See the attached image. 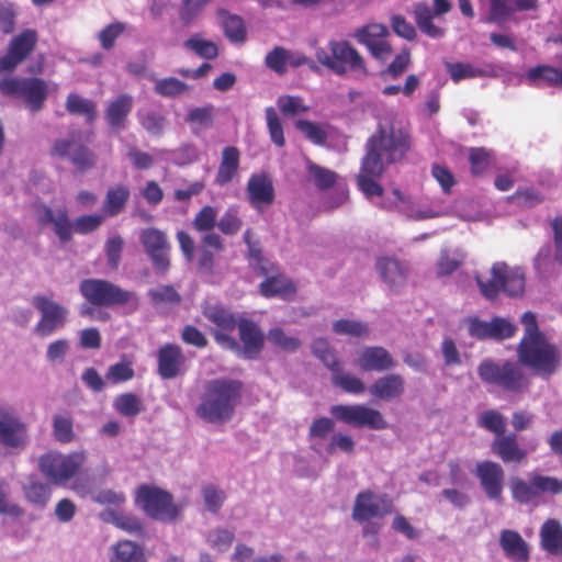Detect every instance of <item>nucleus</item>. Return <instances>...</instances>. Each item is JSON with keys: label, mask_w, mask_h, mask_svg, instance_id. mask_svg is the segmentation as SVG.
<instances>
[{"label": "nucleus", "mask_w": 562, "mask_h": 562, "mask_svg": "<svg viewBox=\"0 0 562 562\" xmlns=\"http://www.w3.org/2000/svg\"><path fill=\"white\" fill-rule=\"evenodd\" d=\"M411 145L408 131L385 117L379 121L375 132L367 139L362 160L371 172H380L381 167L403 160Z\"/></svg>", "instance_id": "nucleus-1"}, {"label": "nucleus", "mask_w": 562, "mask_h": 562, "mask_svg": "<svg viewBox=\"0 0 562 562\" xmlns=\"http://www.w3.org/2000/svg\"><path fill=\"white\" fill-rule=\"evenodd\" d=\"M138 120L142 127L154 136H160L168 122L165 115L155 111H148L144 114H139Z\"/></svg>", "instance_id": "nucleus-53"}, {"label": "nucleus", "mask_w": 562, "mask_h": 562, "mask_svg": "<svg viewBox=\"0 0 562 562\" xmlns=\"http://www.w3.org/2000/svg\"><path fill=\"white\" fill-rule=\"evenodd\" d=\"M243 383L232 379H214L206 383L196 416L212 424L231 420L241 397Z\"/></svg>", "instance_id": "nucleus-2"}, {"label": "nucleus", "mask_w": 562, "mask_h": 562, "mask_svg": "<svg viewBox=\"0 0 562 562\" xmlns=\"http://www.w3.org/2000/svg\"><path fill=\"white\" fill-rule=\"evenodd\" d=\"M509 488L516 503L529 504L543 494H561L562 480L541 474H532L528 481L514 476L510 479Z\"/></svg>", "instance_id": "nucleus-10"}, {"label": "nucleus", "mask_w": 562, "mask_h": 562, "mask_svg": "<svg viewBox=\"0 0 562 562\" xmlns=\"http://www.w3.org/2000/svg\"><path fill=\"white\" fill-rule=\"evenodd\" d=\"M541 542L549 552L562 550V528L554 519L547 520L541 528Z\"/></svg>", "instance_id": "nucleus-41"}, {"label": "nucleus", "mask_w": 562, "mask_h": 562, "mask_svg": "<svg viewBox=\"0 0 562 562\" xmlns=\"http://www.w3.org/2000/svg\"><path fill=\"white\" fill-rule=\"evenodd\" d=\"M246 191L250 205L257 211L274 202L273 183L266 175H251Z\"/></svg>", "instance_id": "nucleus-26"}, {"label": "nucleus", "mask_w": 562, "mask_h": 562, "mask_svg": "<svg viewBox=\"0 0 562 562\" xmlns=\"http://www.w3.org/2000/svg\"><path fill=\"white\" fill-rule=\"evenodd\" d=\"M481 381L494 385L504 392L521 394L529 390L530 380L519 361L506 360L497 363L492 359H484L477 366Z\"/></svg>", "instance_id": "nucleus-4"}, {"label": "nucleus", "mask_w": 562, "mask_h": 562, "mask_svg": "<svg viewBox=\"0 0 562 562\" xmlns=\"http://www.w3.org/2000/svg\"><path fill=\"white\" fill-rule=\"evenodd\" d=\"M517 359L542 379H550L561 367L562 351L546 336L520 339L517 345Z\"/></svg>", "instance_id": "nucleus-3"}, {"label": "nucleus", "mask_w": 562, "mask_h": 562, "mask_svg": "<svg viewBox=\"0 0 562 562\" xmlns=\"http://www.w3.org/2000/svg\"><path fill=\"white\" fill-rule=\"evenodd\" d=\"M477 425L485 430L493 432L495 437L505 435L506 419L496 409H487L480 414Z\"/></svg>", "instance_id": "nucleus-47"}, {"label": "nucleus", "mask_w": 562, "mask_h": 562, "mask_svg": "<svg viewBox=\"0 0 562 562\" xmlns=\"http://www.w3.org/2000/svg\"><path fill=\"white\" fill-rule=\"evenodd\" d=\"M368 390L371 396L380 401L398 400L405 392V380L401 374L387 373L378 378Z\"/></svg>", "instance_id": "nucleus-28"}, {"label": "nucleus", "mask_w": 562, "mask_h": 562, "mask_svg": "<svg viewBox=\"0 0 562 562\" xmlns=\"http://www.w3.org/2000/svg\"><path fill=\"white\" fill-rule=\"evenodd\" d=\"M133 105L134 99L128 93H121L112 99L104 111V117L109 128L116 132L124 130Z\"/></svg>", "instance_id": "nucleus-27"}, {"label": "nucleus", "mask_w": 562, "mask_h": 562, "mask_svg": "<svg viewBox=\"0 0 562 562\" xmlns=\"http://www.w3.org/2000/svg\"><path fill=\"white\" fill-rule=\"evenodd\" d=\"M53 436L60 443H70L75 440L74 419L67 415H54Z\"/></svg>", "instance_id": "nucleus-48"}, {"label": "nucleus", "mask_w": 562, "mask_h": 562, "mask_svg": "<svg viewBox=\"0 0 562 562\" xmlns=\"http://www.w3.org/2000/svg\"><path fill=\"white\" fill-rule=\"evenodd\" d=\"M65 106L69 114L83 116L87 123H93L97 117L95 103L77 93L68 94Z\"/></svg>", "instance_id": "nucleus-37"}, {"label": "nucleus", "mask_w": 562, "mask_h": 562, "mask_svg": "<svg viewBox=\"0 0 562 562\" xmlns=\"http://www.w3.org/2000/svg\"><path fill=\"white\" fill-rule=\"evenodd\" d=\"M357 367L364 372H385L395 367L393 356L383 347H364L358 352Z\"/></svg>", "instance_id": "nucleus-25"}, {"label": "nucleus", "mask_w": 562, "mask_h": 562, "mask_svg": "<svg viewBox=\"0 0 562 562\" xmlns=\"http://www.w3.org/2000/svg\"><path fill=\"white\" fill-rule=\"evenodd\" d=\"M307 171L312 177L314 186L319 191H325L335 186L337 181V173L330 169L324 168L315 162H307Z\"/></svg>", "instance_id": "nucleus-46"}, {"label": "nucleus", "mask_w": 562, "mask_h": 562, "mask_svg": "<svg viewBox=\"0 0 562 562\" xmlns=\"http://www.w3.org/2000/svg\"><path fill=\"white\" fill-rule=\"evenodd\" d=\"M384 171L385 168L381 167L380 172L373 173L366 167V161L361 160L360 172L357 176V184L367 198L381 196L383 194L384 190L382 186L375 180L380 178Z\"/></svg>", "instance_id": "nucleus-36"}, {"label": "nucleus", "mask_w": 562, "mask_h": 562, "mask_svg": "<svg viewBox=\"0 0 562 562\" xmlns=\"http://www.w3.org/2000/svg\"><path fill=\"white\" fill-rule=\"evenodd\" d=\"M259 289L265 297L281 296L288 299L296 292L293 282L283 274L267 278L260 283Z\"/></svg>", "instance_id": "nucleus-34"}, {"label": "nucleus", "mask_w": 562, "mask_h": 562, "mask_svg": "<svg viewBox=\"0 0 562 562\" xmlns=\"http://www.w3.org/2000/svg\"><path fill=\"white\" fill-rule=\"evenodd\" d=\"M331 382L335 386L349 394L358 395L366 391L363 381L351 373L342 372L340 364L331 370Z\"/></svg>", "instance_id": "nucleus-39"}, {"label": "nucleus", "mask_w": 562, "mask_h": 562, "mask_svg": "<svg viewBox=\"0 0 562 562\" xmlns=\"http://www.w3.org/2000/svg\"><path fill=\"white\" fill-rule=\"evenodd\" d=\"M187 90V83L175 77L159 79L155 83V92L162 97H176Z\"/></svg>", "instance_id": "nucleus-57"}, {"label": "nucleus", "mask_w": 562, "mask_h": 562, "mask_svg": "<svg viewBox=\"0 0 562 562\" xmlns=\"http://www.w3.org/2000/svg\"><path fill=\"white\" fill-rule=\"evenodd\" d=\"M79 292L92 306H127L130 312H135L139 305L138 297L134 292L105 279H83L79 283Z\"/></svg>", "instance_id": "nucleus-5"}, {"label": "nucleus", "mask_w": 562, "mask_h": 562, "mask_svg": "<svg viewBox=\"0 0 562 562\" xmlns=\"http://www.w3.org/2000/svg\"><path fill=\"white\" fill-rule=\"evenodd\" d=\"M491 451L505 464L519 465L528 462V450L519 443L515 432L495 437Z\"/></svg>", "instance_id": "nucleus-23"}, {"label": "nucleus", "mask_w": 562, "mask_h": 562, "mask_svg": "<svg viewBox=\"0 0 562 562\" xmlns=\"http://www.w3.org/2000/svg\"><path fill=\"white\" fill-rule=\"evenodd\" d=\"M192 226L198 232H210L217 226L216 211L213 206H203L194 216Z\"/></svg>", "instance_id": "nucleus-58"}, {"label": "nucleus", "mask_w": 562, "mask_h": 562, "mask_svg": "<svg viewBox=\"0 0 562 562\" xmlns=\"http://www.w3.org/2000/svg\"><path fill=\"white\" fill-rule=\"evenodd\" d=\"M474 475L485 496L490 501L502 504L505 487V471L503 467L496 461L483 460L476 463Z\"/></svg>", "instance_id": "nucleus-18"}, {"label": "nucleus", "mask_w": 562, "mask_h": 562, "mask_svg": "<svg viewBox=\"0 0 562 562\" xmlns=\"http://www.w3.org/2000/svg\"><path fill=\"white\" fill-rule=\"evenodd\" d=\"M527 80L537 87L539 80H544L550 86H561L562 70L552 66H536L528 70Z\"/></svg>", "instance_id": "nucleus-44"}, {"label": "nucleus", "mask_w": 562, "mask_h": 562, "mask_svg": "<svg viewBox=\"0 0 562 562\" xmlns=\"http://www.w3.org/2000/svg\"><path fill=\"white\" fill-rule=\"evenodd\" d=\"M37 41L38 34L33 29L23 30L12 37L7 54L0 57V71L13 70L23 63L35 49Z\"/></svg>", "instance_id": "nucleus-19"}, {"label": "nucleus", "mask_w": 562, "mask_h": 562, "mask_svg": "<svg viewBox=\"0 0 562 562\" xmlns=\"http://www.w3.org/2000/svg\"><path fill=\"white\" fill-rule=\"evenodd\" d=\"M331 416L353 428H369L373 430L386 429L389 424L382 413L364 404H338L330 407Z\"/></svg>", "instance_id": "nucleus-13"}, {"label": "nucleus", "mask_w": 562, "mask_h": 562, "mask_svg": "<svg viewBox=\"0 0 562 562\" xmlns=\"http://www.w3.org/2000/svg\"><path fill=\"white\" fill-rule=\"evenodd\" d=\"M413 13L422 33L431 38H440L445 35V30L434 24L432 19L436 15L427 3L418 2L414 4Z\"/></svg>", "instance_id": "nucleus-33"}, {"label": "nucleus", "mask_w": 562, "mask_h": 562, "mask_svg": "<svg viewBox=\"0 0 562 562\" xmlns=\"http://www.w3.org/2000/svg\"><path fill=\"white\" fill-rule=\"evenodd\" d=\"M471 175L483 176L494 162L493 151L485 147H471L468 155Z\"/></svg>", "instance_id": "nucleus-38"}, {"label": "nucleus", "mask_w": 562, "mask_h": 562, "mask_svg": "<svg viewBox=\"0 0 562 562\" xmlns=\"http://www.w3.org/2000/svg\"><path fill=\"white\" fill-rule=\"evenodd\" d=\"M139 241L153 267L159 272H166L170 267L171 249L166 233L155 227L144 228L139 234Z\"/></svg>", "instance_id": "nucleus-17"}, {"label": "nucleus", "mask_w": 562, "mask_h": 562, "mask_svg": "<svg viewBox=\"0 0 562 562\" xmlns=\"http://www.w3.org/2000/svg\"><path fill=\"white\" fill-rule=\"evenodd\" d=\"M268 340L285 351H295L301 345L297 338L288 336L280 327L268 331Z\"/></svg>", "instance_id": "nucleus-61"}, {"label": "nucleus", "mask_w": 562, "mask_h": 562, "mask_svg": "<svg viewBox=\"0 0 562 562\" xmlns=\"http://www.w3.org/2000/svg\"><path fill=\"white\" fill-rule=\"evenodd\" d=\"M234 533L227 529H216L207 535L206 541L211 546V548L215 549L218 552L227 551L233 541Z\"/></svg>", "instance_id": "nucleus-63"}, {"label": "nucleus", "mask_w": 562, "mask_h": 562, "mask_svg": "<svg viewBox=\"0 0 562 562\" xmlns=\"http://www.w3.org/2000/svg\"><path fill=\"white\" fill-rule=\"evenodd\" d=\"M114 409L122 416L135 417L144 411V404L134 393H123L115 397Z\"/></svg>", "instance_id": "nucleus-42"}, {"label": "nucleus", "mask_w": 562, "mask_h": 562, "mask_svg": "<svg viewBox=\"0 0 562 562\" xmlns=\"http://www.w3.org/2000/svg\"><path fill=\"white\" fill-rule=\"evenodd\" d=\"M183 46L204 59H215L218 56L217 45L212 41L202 38L200 34H194L186 40Z\"/></svg>", "instance_id": "nucleus-45"}, {"label": "nucleus", "mask_w": 562, "mask_h": 562, "mask_svg": "<svg viewBox=\"0 0 562 562\" xmlns=\"http://www.w3.org/2000/svg\"><path fill=\"white\" fill-rule=\"evenodd\" d=\"M112 521L117 528L130 533H142L143 531L140 520L131 514L114 512L112 513Z\"/></svg>", "instance_id": "nucleus-62"}, {"label": "nucleus", "mask_w": 562, "mask_h": 562, "mask_svg": "<svg viewBox=\"0 0 562 562\" xmlns=\"http://www.w3.org/2000/svg\"><path fill=\"white\" fill-rule=\"evenodd\" d=\"M265 113L268 132L272 143L280 148L284 147L285 138L283 133V126L276 110L272 106H269L266 109Z\"/></svg>", "instance_id": "nucleus-55"}, {"label": "nucleus", "mask_w": 562, "mask_h": 562, "mask_svg": "<svg viewBox=\"0 0 562 562\" xmlns=\"http://www.w3.org/2000/svg\"><path fill=\"white\" fill-rule=\"evenodd\" d=\"M27 425L10 406H0V442L9 448H21L27 442Z\"/></svg>", "instance_id": "nucleus-20"}, {"label": "nucleus", "mask_w": 562, "mask_h": 562, "mask_svg": "<svg viewBox=\"0 0 562 562\" xmlns=\"http://www.w3.org/2000/svg\"><path fill=\"white\" fill-rule=\"evenodd\" d=\"M329 53L324 48L316 50L317 61L338 76L353 72L361 77L368 76V69L363 57L347 41H330Z\"/></svg>", "instance_id": "nucleus-6"}, {"label": "nucleus", "mask_w": 562, "mask_h": 562, "mask_svg": "<svg viewBox=\"0 0 562 562\" xmlns=\"http://www.w3.org/2000/svg\"><path fill=\"white\" fill-rule=\"evenodd\" d=\"M376 270L391 290H397L405 284L406 271L396 259L389 257L379 258Z\"/></svg>", "instance_id": "nucleus-32"}, {"label": "nucleus", "mask_w": 562, "mask_h": 562, "mask_svg": "<svg viewBox=\"0 0 562 562\" xmlns=\"http://www.w3.org/2000/svg\"><path fill=\"white\" fill-rule=\"evenodd\" d=\"M237 329L243 347L239 346V351L236 352L245 359H256L265 345V336L260 327L255 322L240 317Z\"/></svg>", "instance_id": "nucleus-24"}, {"label": "nucleus", "mask_w": 562, "mask_h": 562, "mask_svg": "<svg viewBox=\"0 0 562 562\" xmlns=\"http://www.w3.org/2000/svg\"><path fill=\"white\" fill-rule=\"evenodd\" d=\"M499 546L507 558L516 562H528L529 548L519 532L510 529L502 530Z\"/></svg>", "instance_id": "nucleus-30"}, {"label": "nucleus", "mask_w": 562, "mask_h": 562, "mask_svg": "<svg viewBox=\"0 0 562 562\" xmlns=\"http://www.w3.org/2000/svg\"><path fill=\"white\" fill-rule=\"evenodd\" d=\"M0 92L8 97L23 99L26 108L32 112L43 109L48 95V85L42 78H4L0 80Z\"/></svg>", "instance_id": "nucleus-9"}, {"label": "nucleus", "mask_w": 562, "mask_h": 562, "mask_svg": "<svg viewBox=\"0 0 562 562\" xmlns=\"http://www.w3.org/2000/svg\"><path fill=\"white\" fill-rule=\"evenodd\" d=\"M240 153L235 146H227L222 151L215 183L223 187L233 181L239 169Z\"/></svg>", "instance_id": "nucleus-31"}, {"label": "nucleus", "mask_w": 562, "mask_h": 562, "mask_svg": "<svg viewBox=\"0 0 562 562\" xmlns=\"http://www.w3.org/2000/svg\"><path fill=\"white\" fill-rule=\"evenodd\" d=\"M277 105L284 116H294L310 110V106L299 95H280Z\"/></svg>", "instance_id": "nucleus-54"}, {"label": "nucleus", "mask_w": 562, "mask_h": 562, "mask_svg": "<svg viewBox=\"0 0 562 562\" xmlns=\"http://www.w3.org/2000/svg\"><path fill=\"white\" fill-rule=\"evenodd\" d=\"M32 304L41 314V318L34 328L35 334L40 337L50 336L66 324L68 311L61 304L45 295L34 296Z\"/></svg>", "instance_id": "nucleus-16"}, {"label": "nucleus", "mask_w": 562, "mask_h": 562, "mask_svg": "<svg viewBox=\"0 0 562 562\" xmlns=\"http://www.w3.org/2000/svg\"><path fill=\"white\" fill-rule=\"evenodd\" d=\"M136 501L150 518L157 520L171 521L180 513V508L173 503L172 495L156 486H139Z\"/></svg>", "instance_id": "nucleus-12"}, {"label": "nucleus", "mask_w": 562, "mask_h": 562, "mask_svg": "<svg viewBox=\"0 0 562 562\" xmlns=\"http://www.w3.org/2000/svg\"><path fill=\"white\" fill-rule=\"evenodd\" d=\"M213 119L214 106L212 104H207L191 109L186 116V122L198 126L209 127L212 125Z\"/></svg>", "instance_id": "nucleus-59"}, {"label": "nucleus", "mask_w": 562, "mask_h": 562, "mask_svg": "<svg viewBox=\"0 0 562 562\" xmlns=\"http://www.w3.org/2000/svg\"><path fill=\"white\" fill-rule=\"evenodd\" d=\"M446 68L456 83L463 79L479 78L486 75L485 70L469 63H447Z\"/></svg>", "instance_id": "nucleus-49"}, {"label": "nucleus", "mask_w": 562, "mask_h": 562, "mask_svg": "<svg viewBox=\"0 0 562 562\" xmlns=\"http://www.w3.org/2000/svg\"><path fill=\"white\" fill-rule=\"evenodd\" d=\"M312 351L330 371L340 364L335 351L324 338H317L313 341Z\"/></svg>", "instance_id": "nucleus-52"}, {"label": "nucleus", "mask_w": 562, "mask_h": 562, "mask_svg": "<svg viewBox=\"0 0 562 562\" xmlns=\"http://www.w3.org/2000/svg\"><path fill=\"white\" fill-rule=\"evenodd\" d=\"M482 295L487 300H495L499 292L509 296H518L525 290V276L518 268H510L505 262H496L491 269V279L483 281L476 277Z\"/></svg>", "instance_id": "nucleus-7"}, {"label": "nucleus", "mask_w": 562, "mask_h": 562, "mask_svg": "<svg viewBox=\"0 0 562 562\" xmlns=\"http://www.w3.org/2000/svg\"><path fill=\"white\" fill-rule=\"evenodd\" d=\"M130 195L131 193L126 186L119 184L116 187L110 188L106 192L103 203L104 215L112 217L120 214L124 210Z\"/></svg>", "instance_id": "nucleus-35"}, {"label": "nucleus", "mask_w": 562, "mask_h": 562, "mask_svg": "<svg viewBox=\"0 0 562 562\" xmlns=\"http://www.w3.org/2000/svg\"><path fill=\"white\" fill-rule=\"evenodd\" d=\"M225 36L235 43H243L246 40V27L241 18L235 14H227L223 19Z\"/></svg>", "instance_id": "nucleus-51"}, {"label": "nucleus", "mask_w": 562, "mask_h": 562, "mask_svg": "<svg viewBox=\"0 0 562 562\" xmlns=\"http://www.w3.org/2000/svg\"><path fill=\"white\" fill-rule=\"evenodd\" d=\"M112 549L111 562H145L143 549L133 541H119Z\"/></svg>", "instance_id": "nucleus-40"}, {"label": "nucleus", "mask_w": 562, "mask_h": 562, "mask_svg": "<svg viewBox=\"0 0 562 562\" xmlns=\"http://www.w3.org/2000/svg\"><path fill=\"white\" fill-rule=\"evenodd\" d=\"M202 314L214 325L211 333L215 342L223 349L239 351V342L233 336L235 329L238 328L239 318H236L231 310L222 305H204Z\"/></svg>", "instance_id": "nucleus-11"}, {"label": "nucleus", "mask_w": 562, "mask_h": 562, "mask_svg": "<svg viewBox=\"0 0 562 562\" xmlns=\"http://www.w3.org/2000/svg\"><path fill=\"white\" fill-rule=\"evenodd\" d=\"M393 512L394 504L387 494H378L367 488L356 495L351 517L358 524H363L369 520H381Z\"/></svg>", "instance_id": "nucleus-15"}, {"label": "nucleus", "mask_w": 562, "mask_h": 562, "mask_svg": "<svg viewBox=\"0 0 562 562\" xmlns=\"http://www.w3.org/2000/svg\"><path fill=\"white\" fill-rule=\"evenodd\" d=\"M135 372L131 361H122L111 366L105 374V378L111 383H122L130 381L134 378Z\"/></svg>", "instance_id": "nucleus-60"}, {"label": "nucleus", "mask_w": 562, "mask_h": 562, "mask_svg": "<svg viewBox=\"0 0 562 562\" xmlns=\"http://www.w3.org/2000/svg\"><path fill=\"white\" fill-rule=\"evenodd\" d=\"M24 495L29 502L38 506H45L50 497V487L33 476L23 487Z\"/></svg>", "instance_id": "nucleus-43"}, {"label": "nucleus", "mask_w": 562, "mask_h": 562, "mask_svg": "<svg viewBox=\"0 0 562 562\" xmlns=\"http://www.w3.org/2000/svg\"><path fill=\"white\" fill-rule=\"evenodd\" d=\"M265 61L269 69L283 75L286 71L288 52L285 48L277 46L267 54Z\"/></svg>", "instance_id": "nucleus-64"}, {"label": "nucleus", "mask_w": 562, "mask_h": 562, "mask_svg": "<svg viewBox=\"0 0 562 562\" xmlns=\"http://www.w3.org/2000/svg\"><path fill=\"white\" fill-rule=\"evenodd\" d=\"M295 127L313 144L318 146L326 144L328 134L322 125L308 120H297Z\"/></svg>", "instance_id": "nucleus-50"}, {"label": "nucleus", "mask_w": 562, "mask_h": 562, "mask_svg": "<svg viewBox=\"0 0 562 562\" xmlns=\"http://www.w3.org/2000/svg\"><path fill=\"white\" fill-rule=\"evenodd\" d=\"M186 372V356L179 345L165 344L157 350V373L162 380H171Z\"/></svg>", "instance_id": "nucleus-21"}, {"label": "nucleus", "mask_w": 562, "mask_h": 562, "mask_svg": "<svg viewBox=\"0 0 562 562\" xmlns=\"http://www.w3.org/2000/svg\"><path fill=\"white\" fill-rule=\"evenodd\" d=\"M212 0H182L179 18L183 25H190Z\"/></svg>", "instance_id": "nucleus-56"}, {"label": "nucleus", "mask_w": 562, "mask_h": 562, "mask_svg": "<svg viewBox=\"0 0 562 562\" xmlns=\"http://www.w3.org/2000/svg\"><path fill=\"white\" fill-rule=\"evenodd\" d=\"M81 133H72L68 138H58L54 142L50 155L68 158L75 169L81 173L93 169L97 166L98 156L87 145L81 143Z\"/></svg>", "instance_id": "nucleus-14"}, {"label": "nucleus", "mask_w": 562, "mask_h": 562, "mask_svg": "<svg viewBox=\"0 0 562 562\" xmlns=\"http://www.w3.org/2000/svg\"><path fill=\"white\" fill-rule=\"evenodd\" d=\"M38 223L41 225L50 224L63 243L69 241L72 237L74 224L70 222L68 211L65 207L54 211L49 206H42Z\"/></svg>", "instance_id": "nucleus-29"}, {"label": "nucleus", "mask_w": 562, "mask_h": 562, "mask_svg": "<svg viewBox=\"0 0 562 562\" xmlns=\"http://www.w3.org/2000/svg\"><path fill=\"white\" fill-rule=\"evenodd\" d=\"M389 31L382 24H369L358 29L355 37L360 44L367 46L372 56L378 59H385L392 53V47L386 41Z\"/></svg>", "instance_id": "nucleus-22"}, {"label": "nucleus", "mask_w": 562, "mask_h": 562, "mask_svg": "<svg viewBox=\"0 0 562 562\" xmlns=\"http://www.w3.org/2000/svg\"><path fill=\"white\" fill-rule=\"evenodd\" d=\"M86 457L82 452L64 454L58 451H49L38 459V469L53 484L64 485L80 472Z\"/></svg>", "instance_id": "nucleus-8"}]
</instances>
